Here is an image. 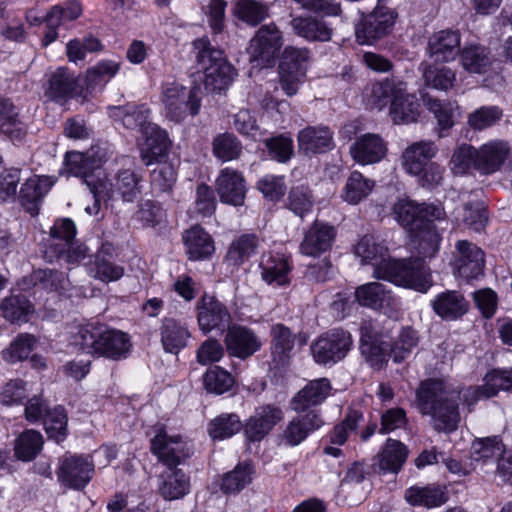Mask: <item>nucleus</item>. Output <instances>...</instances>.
I'll return each mask as SVG.
<instances>
[{
    "label": "nucleus",
    "instance_id": "49",
    "mask_svg": "<svg viewBox=\"0 0 512 512\" xmlns=\"http://www.w3.org/2000/svg\"><path fill=\"white\" fill-rule=\"evenodd\" d=\"M42 435L35 430H26L15 441V456L22 461H31L41 451Z\"/></svg>",
    "mask_w": 512,
    "mask_h": 512
},
{
    "label": "nucleus",
    "instance_id": "37",
    "mask_svg": "<svg viewBox=\"0 0 512 512\" xmlns=\"http://www.w3.org/2000/svg\"><path fill=\"white\" fill-rule=\"evenodd\" d=\"M406 501L413 506L427 509L439 507L447 501L445 488L438 485L412 486L405 492Z\"/></svg>",
    "mask_w": 512,
    "mask_h": 512
},
{
    "label": "nucleus",
    "instance_id": "43",
    "mask_svg": "<svg viewBox=\"0 0 512 512\" xmlns=\"http://www.w3.org/2000/svg\"><path fill=\"white\" fill-rule=\"evenodd\" d=\"M259 246V239L254 234H243L234 239L227 251L226 261L234 266H239L255 254Z\"/></svg>",
    "mask_w": 512,
    "mask_h": 512
},
{
    "label": "nucleus",
    "instance_id": "21",
    "mask_svg": "<svg viewBox=\"0 0 512 512\" xmlns=\"http://www.w3.org/2000/svg\"><path fill=\"white\" fill-rule=\"evenodd\" d=\"M356 301L364 307L382 310L387 313L397 307L398 301L384 284L371 282L363 284L355 290Z\"/></svg>",
    "mask_w": 512,
    "mask_h": 512
},
{
    "label": "nucleus",
    "instance_id": "35",
    "mask_svg": "<svg viewBox=\"0 0 512 512\" xmlns=\"http://www.w3.org/2000/svg\"><path fill=\"white\" fill-rule=\"evenodd\" d=\"M296 35L308 41H329L332 29L321 19L312 16H298L291 20Z\"/></svg>",
    "mask_w": 512,
    "mask_h": 512
},
{
    "label": "nucleus",
    "instance_id": "3",
    "mask_svg": "<svg viewBox=\"0 0 512 512\" xmlns=\"http://www.w3.org/2000/svg\"><path fill=\"white\" fill-rule=\"evenodd\" d=\"M393 213L395 219L411 231L423 257H431L438 251L441 237L433 221L444 217L445 212L441 206L400 199L395 203Z\"/></svg>",
    "mask_w": 512,
    "mask_h": 512
},
{
    "label": "nucleus",
    "instance_id": "64",
    "mask_svg": "<svg viewBox=\"0 0 512 512\" xmlns=\"http://www.w3.org/2000/svg\"><path fill=\"white\" fill-rule=\"evenodd\" d=\"M234 380L230 373L219 366L207 370L204 375V386L208 392L223 394L233 386Z\"/></svg>",
    "mask_w": 512,
    "mask_h": 512
},
{
    "label": "nucleus",
    "instance_id": "45",
    "mask_svg": "<svg viewBox=\"0 0 512 512\" xmlns=\"http://www.w3.org/2000/svg\"><path fill=\"white\" fill-rule=\"evenodd\" d=\"M492 63L487 48L470 44L465 46L461 52V64L469 73H485Z\"/></svg>",
    "mask_w": 512,
    "mask_h": 512
},
{
    "label": "nucleus",
    "instance_id": "42",
    "mask_svg": "<svg viewBox=\"0 0 512 512\" xmlns=\"http://www.w3.org/2000/svg\"><path fill=\"white\" fill-rule=\"evenodd\" d=\"M407 456V447L400 441L389 438L379 453V467L383 471L397 473L405 463Z\"/></svg>",
    "mask_w": 512,
    "mask_h": 512
},
{
    "label": "nucleus",
    "instance_id": "26",
    "mask_svg": "<svg viewBox=\"0 0 512 512\" xmlns=\"http://www.w3.org/2000/svg\"><path fill=\"white\" fill-rule=\"evenodd\" d=\"M387 153V145L377 134H364L350 147L352 158L361 165L380 162Z\"/></svg>",
    "mask_w": 512,
    "mask_h": 512
},
{
    "label": "nucleus",
    "instance_id": "63",
    "mask_svg": "<svg viewBox=\"0 0 512 512\" xmlns=\"http://www.w3.org/2000/svg\"><path fill=\"white\" fill-rule=\"evenodd\" d=\"M477 149L469 144L458 146L451 157L450 169L455 175H463L470 170L471 167L476 169Z\"/></svg>",
    "mask_w": 512,
    "mask_h": 512
},
{
    "label": "nucleus",
    "instance_id": "41",
    "mask_svg": "<svg viewBox=\"0 0 512 512\" xmlns=\"http://www.w3.org/2000/svg\"><path fill=\"white\" fill-rule=\"evenodd\" d=\"M420 114V104L416 98L407 93H400L390 106V115L395 124L415 122Z\"/></svg>",
    "mask_w": 512,
    "mask_h": 512
},
{
    "label": "nucleus",
    "instance_id": "46",
    "mask_svg": "<svg viewBox=\"0 0 512 512\" xmlns=\"http://www.w3.org/2000/svg\"><path fill=\"white\" fill-rule=\"evenodd\" d=\"M232 12L239 20L256 26L269 16V6L256 0H237Z\"/></svg>",
    "mask_w": 512,
    "mask_h": 512
},
{
    "label": "nucleus",
    "instance_id": "40",
    "mask_svg": "<svg viewBox=\"0 0 512 512\" xmlns=\"http://www.w3.org/2000/svg\"><path fill=\"white\" fill-rule=\"evenodd\" d=\"M419 70L422 72L424 84L437 90L451 89L456 79L454 71L450 68L426 61L420 64Z\"/></svg>",
    "mask_w": 512,
    "mask_h": 512
},
{
    "label": "nucleus",
    "instance_id": "29",
    "mask_svg": "<svg viewBox=\"0 0 512 512\" xmlns=\"http://www.w3.org/2000/svg\"><path fill=\"white\" fill-rule=\"evenodd\" d=\"M160 342L166 353L178 354L191 337L188 326L180 320L165 317L159 327Z\"/></svg>",
    "mask_w": 512,
    "mask_h": 512
},
{
    "label": "nucleus",
    "instance_id": "61",
    "mask_svg": "<svg viewBox=\"0 0 512 512\" xmlns=\"http://www.w3.org/2000/svg\"><path fill=\"white\" fill-rule=\"evenodd\" d=\"M503 454L501 440L494 436L474 441L471 448V455L475 461L498 460Z\"/></svg>",
    "mask_w": 512,
    "mask_h": 512
},
{
    "label": "nucleus",
    "instance_id": "60",
    "mask_svg": "<svg viewBox=\"0 0 512 512\" xmlns=\"http://www.w3.org/2000/svg\"><path fill=\"white\" fill-rule=\"evenodd\" d=\"M272 353L283 360L288 357L295 343V335L285 325L278 323L271 328Z\"/></svg>",
    "mask_w": 512,
    "mask_h": 512
},
{
    "label": "nucleus",
    "instance_id": "38",
    "mask_svg": "<svg viewBox=\"0 0 512 512\" xmlns=\"http://www.w3.org/2000/svg\"><path fill=\"white\" fill-rule=\"evenodd\" d=\"M160 479L159 492L167 500L179 499L189 491V478L177 467H167L161 473Z\"/></svg>",
    "mask_w": 512,
    "mask_h": 512
},
{
    "label": "nucleus",
    "instance_id": "15",
    "mask_svg": "<svg viewBox=\"0 0 512 512\" xmlns=\"http://www.w3.org/2000/svg\"><path fill=\"white\" fill-rule=\"evenodd\" d=\"M283 419V411L274 405L258 407L244 425V435L250 442L261 441Z\"/></svg>",
    "mask_w": 512,
    "mask_h": 512
},
{
    "label": "nucleus",
    "instance_id": "52",
    "mask_svg": "<svg viewBox=\"0 0 512 512\" xmlns=\"http://www.w3.org/2000/svg\"><path fill=\"white\" fill-rule=\"evenodd\" d=\"M35 345L36 338L32 334L22 333L1 352V356L8 363H16L27 359Z\"/></svg>",
    "mask_w": 512,
    "mask_h": 512
},
{
    "label": "nucleus",
    "instance_id": "17",
    "mask_svg": "<svg viewBox=\"0 0 512 512\" xmlns=\"http://www.w3.org/2000/svg\"><path fill=\"white\" fill-rule=\"evenodd\" d=\"M335 237L334 226L316 220L304 233L300 252L305 256L318 257L332 247Z\"/></svg>",
    "mask_w": 512,
    "mask_h": 512
},
{
    "label": "nucleus",
    "instance_id": "58",
    "mask_svg": "<svg viewBox=\"0 0 512 512\" xmlns=\"http://www.w3.org/2000/svg\"><path fill=\"white\" fill-rule=\"evenodd\" d=\"M417 344V332L410 327L403 328L391 346L390 356L395 363H401L411 355Z\"/></svg>",
    "mask_w": 512,
    "mask_h": 512
},
{
    "label": "nucleus",
    "instance_id": "19",
    "mask_svg": "<svg viewBox=\"0 0 512 512\" xmlns=\"http://www.w3.org/2000/svg\"><path fill=\"white\" fill-rule=\"evenodd\" d=\"M216 191L221 202L242 206L247 191L242 173L228 167L222 169L216 180Z\"/></svg>",
    "mask_w": 512,
    "mask_h": 512
},
{
    "label": "nucleus",
    "instance_id": "51",
    "mask_svg": "<svg viewBox=\"0 0 512 512\" xmlns=\"http://www.w3.org/2000/svg\"><path fill=\"white\" fill-rule=\"evenodd\" d=\"M502 116V109L496 105L481 106L469 113L467 124L475 131H483L496 125Z\"/></svg>",
    "mask_w": 512,
    "mask_h": 512
},
{
    "label": "nucleus",
    "instance_id": "59",
    "mask_svg": "<svg viewBox=\"0 0 512 512\" xmlns=\"http://www.w3.org/2000/svg\"><path fill=\"white\" fill-rule=\"evenodd\" d=\"M76 236V225L70 218H63L55 221L51 228L52 242L49 245L46 254L58 249L62 246L64 248L71 246Z\"/></svg>",
    "mask_w": 512,
    "mask_h": 512
},
{
    "label": "nucleus",
    "instance_id": "28",
    "mask_svg": "<svg viewBox=\"0 0 512 512\" xmlns=\"http://www.w3.org/2000/svg\"><path fill=\"white\" fill-rule=\"evenodd\" d=\"M331 383L327 378L309 381L291 400V408L297 412H307L313 406L321 404L331 392Z\"/></svg>",
    "mask_w": 512,
    "mask_h": 512
},
{
    "label": "nucleus",
    "instance_id": "36",
    "mask_svg": "<svg viewBox=\"0 0 512 512\" xmlns=\"http://www.w3.org/2000/svg\"><path fill=\"white\" fill-rule=\"evenodd\" d=\"M142 135L145 141L141 148V158L146 165H151L167 152L168 136L166 131L156 124L148 127Z\"/></svg>",
    "mask_w": 512,
    "mask_h": 512
},
{
    "label": "nucleus",
    "instance_id": "23",
    "mask_svg": "<svg viewBox=\"0 0 512 512\" xmlns=\"http://www.w3.org/2000/svg\"><path fill=\"white\" fill-rule=\"evenodd\" d=\"M460 42V34L457 31L441 30L429 37L427 51L436 63L450 62L458 56Z\"/></svg>",
    "mask_w": 512,
    "mask_h": 512
},
{
    "label": "nucleus",
    "instance_id": "39",
    "mask_svg": "<svg viewBox=\"0 0 512 512\" xmlns=\"http://www.w3.org/2000/svg\"><path fill=\"white\" fill-rule=\"evenodd\" d=\"M110 116L121 120L127 129L138 130L141 134L145 133L148 127L153 125L149 120L150 109L145 105H129L125 108L113 107L111 108Z\"/></svg>",
    "mask_w": 512,
    "mask_h": 512
},
{
    "label": "nucleus",
    "instance_id": "22",
    "mask_svg": "<svg viewBox=\"0 0 512 512\" xmlns=\"http://www.w3.org/2000/svg\"><path fill=\"white\" fill-rule=\"evenodd\" d=\"M438 153L436 144L431 140H420L408 145L401 154V166L403 170L413 176L420 174L424 166L428 164Z\"/></svg>",
    "mask_w": 512,
    "mask_h": 512
},
{
    "label": "nucleus",
    "instance_id": "8",
    "mask_svg": "<svg viewBox=\"0 0 512 512\" xmlns=\"http://www.w3.org/2000/svg\"><path fill=\"white\" fill-rule=\"evenodd\" d=\"M310 51L307 48L287 46L279 64V83L287 96L297 93L306 79Z\"/></svg>",
    "mask_w": 512,
    "mask_h": 512
},
{
    "label": "nucleus",
    "instance_id": "31",
    "mask_svg": "<svg viewBox=\"0 0 512 512\" xmlns=\"http://www.w3.org/2000/svg\"><path fill=\"white\" fill-rule=\"evenodd\" d=\"M261 278L268 285L281 287L289 284L290 267L284 255L264 253L260 261Z\"/></svg>",
    "mask_w": 512,
    "mask_h": 512
},
{
    "label": "nucleus",
    "instance_id": "18",
    "mask_svg": "<svg viewBox=\"0 0 512 512\" xmlns=\"http://www.w3.org/2000/svg\"><path fill=\"white\" fill-rule=\"evenodd\" d=\"M197 311L198 325L204 333L224 329L231 320L226 306L213 296L204 295L197 304Z\"/></svg>",
    "mask_w": 512,
    "mask_h": 512
},
{
    "label": "nucleus",
    "instance_id": "2",
    "mask_svg": "<svg viewBox=\"0 0 512 512\" xmlns=\"http://www.w3.org/2000/svg\"><path fill=\"white\" fill-rule=\"evenodd\" d=\"M355 254L362 264L374 266V276L398 286L426 292L431 286L429 269L421 258L408 261L391 260L388 249L371 235L362 237L355 246Z\"/></svg>",
    "mask_w": 512,
    "mask_h": 512
},
{
    "label": "nucleus",
    "instance_id": "25",
    "mask_svg": "<svg viewBox=\"0 0 512 512\" xmlns=\"http://www.w3.org/2000/svg\"><path fill=\"white\" fill-rule=\"evenodd\" d=\"M511 148L508 142L492 140L477 149L476 169L482 174L498 171L509 157Z\"/></svg>",
    "mask_w": 512,
    "mask_h": 512
},
{
    "label": "nucleus",
    "instance_id": "33",
    "mask_svg": "<svg viewBox=\"0 0 512 512\" xmlns=\"http://www.w3.org/2000/svg\"><path fill=\"white\" fill-rule=\"evenodd\" d=\"M432 307L442 319L455 320L468 312L469 303L460 292L448 290L436 296Z\"/></svg>",
    "mask_w": 512,
    "mask_h": 512
},
{
    "label": "nucleus",
    "instance_id": "4",
    "mask_svg": "<svg viewBox=\"0 0 512 512\" xmlns=\"http://www.w3.org/2000/svg\"><path fill=\"white\" fill-rule=\"evenodd\" d=\"M73 344L86 354L112 360L126 358L131 348L126 333L94 323L78 326L73 334Z\"/></svg>",
    "mask_w": 512,
    "mask_h": 512
},
{
    "label": "nucleus",
    "instance_id": "16",
    "mask_svg": "<svg viewBox=\"0 0 512 512\" xmlns=\"http://www.w3.org/2000/svg\"><path fill=\"white\" fill-rule=\"evenodd\" d=\"M94 464L88 457L68 456L60 464L59 480L73 489H83L92 479Z\"/></svg>",
    "mask_w": 512,
    "mask_h": 512
},
{
    "label": "nucleus",
    "instance_id": "13",
    "mask_svg": "<svg viewBox=\"0 0 512 512\" xmlns=\"http://www.w3.org/2000/svg\"><path fill=\"white\" fill-rule=\"evenodd\" d=\"M283 45L281 31L274 23L261 26L250 40L249 53L254 61L269 64Z\"/></svg>",
    "mask_w": 512,
    "mask_h": 512
},
{
    "label": "nucleus",
    "instance_id": "34",
    "mask_svg": "<svg viewBox=\"0 0 512 512\" xmlns=\"http://www.w3.org/2000/svg\"><path fill=\"white\" fill-rule=\"evenodd\" d=\"M183 241L190 260L206 259L215 251L213 239L199 226H193L185 231Z\"/></svg>",
    "mask_w": 512,
    "mask_h": 512
},
{
    "label": "nucleus",
    "instance_id": "50",
    "mask_svg": "<svg viewBox=\"0 0 512 512\" xmlns=\"http://www.w3.org/2000/svg\"><path fill=\"white\" fill-rule=\"evenodd\" d=\"M1 310L8 321L21 323L28 321V316L33 312V306L24 296L13 295L2 301Z\"/></svg>",
    "mask_w": 512,
    "mask_h": 512
},
{
    "label": "nucleus",
    "instance_id": "9",
    "mask_svg": "<svg viewBox=\"0 0 512 512\" xmlns=\"http://www.w3.org/2000/svg\"><path fill=\"white\" fill-rule=\"evenodd\" d=\"M151 452L166 467H177L193 453L192 444L178 435H169L162 426L156 427L151 439Z\"/></svg>",
    "mask_w": 512,
    "mask_h": 512
},
{
    "label": "nucleus",
    "instance_id": "30",
    "mask_svg": "<svg viewBox=\"0 0 512 512\" xmlns=\"http://www.w3.org/2000/svg\"><path fill=\"white\" fill-rule=\"evenodd\" d=\"M407 90V84L396 78L385 79L371 85L366 94L367 105L371 109L382 110L388 104L392 105L400 93Z\"/></svg>",
    "mask_w": 512,
    "mask_h": 512
},
{
    "label": "nucleus",
    "instance_id": "47",
    "mask_svg": "<svg viewBox=\"0 0 512 512\" xmlns=\"http://www.w3.org/2000/svg\"><path fill=\"white\" fill-rule=\"evenodd\" d=\"M374 185L373 180L364 177L358 171H353L343 188V199L350 204H358L372 192Z\"/></svg>",
    "mask_w": 512,
    "mask_h": 512
},
{
    "label": "nucleus",
    "instance_id": "24",
    "mask_svg": "<svg viewBox=\"0 0 512 512\" xmlns=\"http://www.w3.org/2000/svg\"><path fill=\"white\" fill-rule=\"evenodd\" d=\"M78 90L77 79L67 68L59 67L48 75L45 95L55 102L66 103L79 95Z\"/></svg>",
    "mask_w": 512,
    "mask_h": 512
},
{
    "label": "nucleus",
    "instance_id": "57",
    "mask_svg": "<svg viewBox=\"0 0 512 512\" xmlns=\"http://www.w3.org/2000/svg\"><path fill=\"white\" fill-rule=\"evenodd\" d=\"M313 204V197L307 186L298 185L290 189L286 200V207L295 215L303 218L311 212Z\"/></svg>",
    "mask_w": 512,
    "mask_h": 512
},
{
    "label": "nucleus",
    "instance_id": "27",
    "mask_svg": "<svg viewBox=\"0 0 512 512\" xmlns=\"http://www.w3.org/2000/svg\"><path fill=\"white\" fill-rule=\"evenodd\" d=\"M225 344L229 354L240 359L252 356L261 347V341L256 334L242 326H234L228 330Z\"/></svg>",
    "mask_w": 512,
    "mask_h": 512
},
{
    "label": "nucleus",
    "instance_id": "32",
    "mask_svg": "<svg viewBox=\"0 0 512 512\" xmlns=\"http://www.w3.org/2000/svg\"><path fill=\"white\" fill-rule=\"evenodd\" d=\"M298 147L304 153H324L334 146L333 133L326 126H308L299 131Z\"/></svg>",
    "mask_w": 512,
    "mask_h": 512
},
{
    "label": "nucleus",
    "instance_id": "53",
    "mask_svg": "<svg viewBox=\"0 0 512 512\" xmlns=\"http://www.w3.org/2000/svg\"><path fill=\"white\" fill-rule=\"evenodd\" d=\"M244 425L238 415L234 413L221 414L209 424V435L213 439H225L238 433Z\"/></svg>",
    "mask_w": 512,
    "mask_h": 512
},
{
    "label": "nucleus",
    "instance_id": "54",
    "mask_svg": "<svg viewBox=\"0 0 512 512\" xmlns=\"http://www.w3.org/2000/svg\"><path fill=\"white\" fill-rule=\"evenodd\" d=\"M425 106L431 111L441 129H449L454 125V116L459 109L456 102L440 101L432 97L423 98Z\"/></svg>",
    "mask_w": 512,
    "mask_h": 512
},
{
    "label": "nucleus",
    "instance_id": "10",
    "mask_svg": "<svg viewBox=\"0 0 512 512\" xmlns=\"http://www.w3.org/2000/svg\"><path fill=\"white\" fill-rule=\"evenodd\" d=\"M349 332L334 329L315 340L311 345V353L316 363L333 365L344 359L352 347Z\"/></svg>",
    "mask_w": 512,
    "mask_h": 512
},
{
    "label": "nucleus",
    "instance_id": "7",
    "mask_svg": "<svg viewBox=\"0 0 512 512\" xmlns=\"http://www.w3.org/2000/svg\"><path fill=\"white\" fill-rule=\"evenodd\" d=\"M140 177L130 169L120 170L113 179L108 178L101 171L97 172V180H87L88 188L97 197L112 199L116 194L123 201L133 202L141 193Z\"/></svg>",
    "mask_w": 512,
    "mask_h": 512
},
{
    "label": "nucleus",
    "instance_id": "11",
    "mask_svg": "<svg viewBox=\"0 0 512 512\" xmlns=\"http://www.w3.org/2000/svg\"><path fill=\"white\" fill-rule=\"evenodd\" d=\"M397 14L385 5H377L372 12L362 14L355 34L360 44H371L392 31Z\"/></svg>",
    "mask_w": 512,
    "mask_h": 512
},
{
    "label": "nucleus",
    "instance_id": "6",
    "mask_svg": "<svg viewBox=\"0 0 512 512\" xmlns=\"http://www.w3.org/2000/svg\"><path fill=\"white\" fill-rule=\"evenodd\" d=\"M199 94L196 87L186 88L176 82L164 84L161 91L164 116L169 121L180 123L188 115H197L201 107Z\"/></svg>",
    "mask_w": 512,
    "mask_h": 512
},
{
    "label": "nucleus",
    "instance_id": "55",
    "mask_svg": "<svg viewBox=\"0 0 512 512\" xmlns=\"http://www.w3.org/2000/svg\"><path fill=\"white\" fill-rule=\"evenodd\" d=\"M212 147L214 156L224 162L238 158L242 151L237 137L227 132L217 135L213 139Z\"/></svg>",
    "mask_w": 512,
    "mask_h": 512
},
{
    "label": "nucleus",
    "instance_id": "44",
    "mask_svg": "<svg viewBox=\"0 0 512 512\" xmlns=\"http://www.w3.org/2000/svg\"><path fill=\"white\" fill-rule=\"evenodd\" d=\"M54 182L47 176H34L26 180L19 192V198L28 210L30 204L36 205L48 193Z\"/></svg>",
    "mask_w": 512,
    "mask_h": 512
},
{
    "label": "nucleus",
    "instance_id": "62",
    "mask_svg": "<svg viewBox=\"0 0 512 512\" xmlns=\"http://www.w3.org/2000/svg\"><path fill=\"white\" fill-rule=\"evenodd\" d=\"M252 480V467L249 463L237 465L234 470L225 474L221 488L225 493L239 492Z\"/></svg>",
    "mask_w": 512,
    "mask_h": 512
},
{
    "label": "nucleus",
    "instance_id": "1",
    "mask_svg": "<svg viewBox=\"0 0 512 512\" xmlns=\"http://www.w3.org/2000/svg\"><path fill=\"white\" fill-rule=\"evenodd\" d=\"M500 390H512V368L494 369L486 374L484 385L462 389L442 380H425L416 389L415 406L422 415L431 418L434 430L451 433L457 430L461 420L460 402L462 410L470 413L480 399L494 397Z\"/></svg>",
    "mask_w": 512,
    "mask_h": 512
},
{
    "label": "nucleus",
    "instance_id": "5",
    "mask_svg": "<svg viewBox=\"0 0 512 512\" xmlns=\"http://www.w3.org/2000/svg\"><path fill=\"white\" fill-rule=\"evenodd\" d=\"M197 71L203 74L205 88L211 92L226 89L234 79L235 70L226 60L223 51L213 47L208 38L193 42Z\"/></svg>",
    "mask_w": 512,
    "mask_h": 512
},
{
    "label": "nucleus",
    "instance_id": "56",
    "mask_svg": "<svg viewBox=\"0 0 512 512\" xmlns=\"http://www.w3.org/2000/svg\"><path fill=\"white\" fill-rule=\"evenodd\" d=\"M66 174L81 177L88 186L87 180H97L96 175H89L92 168L90 157L82 152H67L64 160Z\"/></svg>",
    "mask_w": 512,
    "mask_h": 512
},
{
    "label": "nucleus",
    "instance_id": "48",
    "mask_svg": "<svg viewBox=\"0 0 512 512\" xmlns=\"http://www.w3.org/2000/svg\"><path fill=\"white\" fill-rule=\"evenodd\" d=\"M120 63L103 60L87 71V89L90 92L101 90L119 72Z\"/></svg>",
    "mask_w": 512,
    "mask_h": 512
},
{
    "label": "nucleus",
    "instance_id": "20",
    "mask_svg": "<svg viewBox=\"0 0 512 512\" xmlns=\"http://www.w3.org/2000/svg\"><path fill=\"white\" fill-rule=\"evenodd\" d=\"M114 252L112 243L102 242L94 255V260L89 263L88 271L93 278L108 283L117 281L124 275V267L111 261Z\"/></svg>",
    "mask_w": 512,
    "mask_h": 512
},
{
    "label": "nucleus",
    "instance_id": "14",
    "mask_svg": "<svg viewBox=\"0 0 512 512\" xmlns=\"http://www.w3.org/2000/svg\"><path fill=\"white\" fill-rule=\"evenodd\" d=\"M323 425L324 421L316 410L298 413L283 429L280 443L289 447L298 446Z\"/></svg>",
    "mask_w": 512,
    "mask_h": 512
},
{
    "label": "nucleus",
    "instance_id": "12",
    "mask_svg": "<svg viewBox=\"0 0 512 512\" xmlns=\"http://www.w3.org/2000/svg\"><path fill=\"white\" fill-rule=\"evenodd\" d=\"M453 269L465 280L477 279L484 274L485 253L476 244L459 240L455 244Z\"/></svg>",
    "mask_w": 512,
    "mask_h": 512
}]
</instances>
